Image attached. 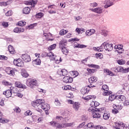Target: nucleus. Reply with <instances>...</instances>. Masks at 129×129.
Here are the masks:
<instances>
[{
  "label": "nucleus",
  "mask_w": 129,
  "mask_h": 129,
  "mask_svg": "<svg viewBox=\"0 0 129 129\" xmlns=\"http://www.w3.org/2000/svg\"><path fill=\"white\" fill-rule=\"evenodd\" d=\"M32 106L35 108L37 111L42 113L43 109L44 111H48L50 110V105L47 103H45V100L44 99H37L36 101L33 102L32 103Z\"/></svg>",
  "instance_id": "f257e3e1"
},
{
  "label": "nucleus",
  "mask_w": 129,
  "mask_h": 129,
  "mask_svg": "<svg viewBox=\"0 0 129 129\" xmlns=\"http://www.w3.org/2000/svg\"><path fill=\"white\" fill-rule=\"evenodd\" d=\"M47 57H49L50 60H51L52 61H55V62L57 64H59L60 62L62 61L61 57L56 56L52 52H49V53H47Z\"/></svg>",
  "instance_id": "f03ea898"
},
{
  "label": "nucleus",
  "mask_w": 129,
  "mask_h": 129,
  "mask_svg": "<svg viewBox=\"0 0 129 129\" xmlns=\"http://www.w3.org/2000/svg\"><path fill=\"white\" fill-rule=\"evenodd\" d=\"M101 47L102 48V51L103 50H106V51H108V52L111 51L113 49V46H112V44L107 43L106 42H104L101 45Z\"/></svg>",
  "instance_id": "7ed1b4c3"
},
{
  "label": "nucleus",
  "mask_w": 129,
  "mask_h": 129,
  "mask_svg": "<svg viewBox=\"0 0 129 129\" xmlns=\"http://www.w3.org/2000/svg\"><path fill=\"white\" fill-rule=\"evenodd\" d=\"M26 85L30 88H33V86L38 85V82L36 79H28L26 81Z\"/></svg>",
  "instance_id": "20e7f679"
},
{
  "label": "nucleus",
  "mask_w": 129,
  "mask_h": 129,
  "mask_svg": "<svg viewBox=\"0 0 129 129\" xmlns=\"http://www.w3.org/2000/svg\"><path fill=\"white\" fill-rule=\"evenodd\" d=\"M109 89L108 88V86L106 85H104L102 87V90L103 92V95L104 96H108V95H110L111 93H112V92L109 91L108 90Z\"/></svg>",
  "instance_id": "39448f33"
},
{
  "label": "nucleus",
  "mask_w": 129,
  "mask_h": 129,
  "mask_svg": "<svg viewBox=\"0 0 129 129\" xmlns=\"http://www.w3.org/2000/svg\"><path fill=\"white\" fill-rule=\"evenodd\" d=\"M13 63L14 65L18 66V67H23L24 66V61L21 58L14 59Z\"/></svg>",
  "instance_id": "423d86ee"
},
{
  "label": "nucleus",
  "mask_w": 129,
  "mask_h": 129,
  "mask_svg": "<svg viewBox=\"0 0 129 129\" xmlns=\"http://www.w3.org/2000/svg\"><path fill=\"white\" fill-rule=\"evenodd\" d=\"M123 46L122 45H116L114 46V48L116 49V51H117V53L119 54H121L122 52H123Z\"/></svg>",
  "instance_id": "0eeeda50"
},
{
  "label": "nucleus",
  "mask_w": 129,
  "mask_h": 129,
  "mask_svg": "<svg viewBox=\"0 0 129 129\" xmlns=\"http://www.w3.org/2000/svg\"><path fill=\"white\" fill-rule=\"evenodd\" d=\"M57 73L58 75L66 76V75H67V74H68V72H67V70L65 69H59L58 70Z\"/></svg>",
  "instance_id": "6e6552de"
},
{
  "label": "nucleus",
  "mask_w": 129,
  "mask_h": 129,
  "mask_svg": "<svg viewBox=\"0 0 129 129\" xmlns=\"http://www.w3.org/2000/svg\"><path fill=\"white\" fill-rule=\"evenodd\" d=\"M115 72H119L120 73H125V68H123L122 67H117L114 68Z\"/></svg>",
  "instance_id": "1a4fd4ad"
},
{
  "label": "nucleus",
  "mask_w": 129,
  "mask_h": 129,
  "mask_svg": "<svg viewBox=\"0 0 129 129\" xmlns=\"http://www.w3.org/2000/svg\"><path fill=\"white\" fill-rule=\"evenodd\" d=\"M113 0H105L104 2V4H105L104 6L105 9H107V8H109V7L113 6Z\"/></svg>",
  "instance_id": "9d476101"
},
{
  "label": "nucleus",
  "mask_w": 129,
  "mask_h": 129,
  "mask_svg": "<svg viewBox=\"0 0 129 129\" xmlns=\"http://www.w3.org/2000/svg\"><path fill=\"white\" fill-rule=\"evenodd\" d=\"M25 5L27 6H32V7H35L37 5V0H30L25 2Z\"/></svg>",
  "instance_id": "9b49d317"
},
{
  "label": "nucleus",
  "mask_w": 129,
  "mask_h": 129,
  "mask_svg": "<svg viewBox=\"0 0 129 129\" xmlns=\"http://www.w3.org/2000/svg\"><path fill=\"white\" fill-rule=\"evenodd\" d=\"M86 37H90L95 34V30L93 29L88 30L85 32Z\"/></svg>",
  "instance_id": "f8f14e48"
},
{
  "label": "nucleus",
  "mask_w": 129,
  "mask_h": 129,
  "mask_svg": "<svg viewBox=\"0 0 129 129\" xmlns=\"http://www.w3.org/2000/svg\"><path fill=\"white\" fill-rule=\"evenodd\" d=\"M63 81L64 83H72L73 81V79L70 77L66 76L63 77Z\"/></svg>",
  "instance_id": "ddd939ff"
},
{
  "label": "nucleus",
  "mask_w": 129,
  "mask_h": 129,
  "mask_svg": "<svg viewBox=\"0 0 129 129\" xmlns=\"http://www.w3.org/2000/svg\"><path fill=\"white\" fill-rule=\"evenodd\" d=\"M22 58L25 62H30L31 61V57L30 55L27 54H22Z\"/></svg>",
  "instance_id": "4468645a"
},
{
  "label": "nucleus",
  "mask_w": 129,
  "mask_h": 129,
  "mask_svg": "<svg viewBox=\"0 0 129 129\" xmlns=\"http://www.w3.org/2000/svg\"><path fill=\"white\" fill-rule=\"evenodd\" d=\"M14 32L17 33V34H20V33H24L25 32V29L23 27L19 28L16 27L14 29Z\"/></svg>",
  "instance_id": "2eb2a0df"
},
{
  "label": "nucleus",
  "mask_w": 129,
  "mask_h": 129,
  "mask_svg": "<svg viewBox=\"0 0 129 129\" xmlns=\"http://www.w3.org/2000/svg\"><path fill=\"white\" fill-rule=\"evenodd\" d=\"M15 86L18 88H23V89H26L27 88L26 85L22 84L20 82H16Z\"/></svg>",
  "instance_id": "dca6fc26"
},
{
  "label": "nucleus",
  "mask_w": 129,
  "mask_h": 129,
  "mask_svg": "<svg viewBox=\"0 0 129 129\" xmlns=\"http://www.w3.org/2000/svg\"><path fill=\"white\" fill-rule=\"evenodd\" d=\"M115 127L116 129H120V127H123V123L122 122L118 121L114 123Z\"/></svg>",
  "instance_id": "f3484780"
},
{
  "label": "nucleus",
  "mask_w": 129,
  "mask_h": 129,
  "mask_svg": "<svg viewBox=\"0 0 129 129\" xmlns=\"http://www.w3.org/2000/svg\"><path fill=\"white\" fill-rule=\"evenodd\" d=\"M93 117L94 118H100L101 117V114L98 112V111L96 109L93 113Z\"/></svg>",
  "instance_id": "a211bd4d"
},
{
  "label": "nucleus",
  "mask_w": 129,
  "mask_h": 129,
  "mask_svg": "<svg viewBox=\"0 0 129 129\" xmlns=\"http://www.w3.org/2000/svg\"><path fill=\"white\" fill-rule=\"evenodd\" d=\"M91 11L94 12V13H96L97 14H101L102 13V8L99 7L95 9H91Z\"/></svg>",
  "instance_id": "6ab92c4d"
},
{
  "label": "nucleus",
  "mask_w": 129,
  "mask_h": 129,
  "mask_svg": "<svg viewBox=\"0 0 129 129\" xmlns=\"http://www.w3.org/2000/svg\"><path fill=\"white\" fill-rule=\"evenodd\" d=\"M3 94L5 95L7 98H9V97H11L12 96V91L11 89L8 90L5 92H4Z\"/></svg>",
  "instance_id": "aec40b11"
},
{
  "label": "nucleus",
  "mask_w": 129,
  "mask_h": 129,
  "mask_svg": "<svg viewBox=\"0 0 129 129\" xmlns=\"http://www.w3.org/2000/svg\"><path fill=\"white\" fill-rule=\"evenodd\" d=\"M59 49L61 50L62 53L64 54V55H67L68 54V52H69V50H68V49L65 46H61L59 47Z\"/></svg>",
  "instance_id": "412c9836"
},
{
  "label": "nucleus",
  "mask_w": 129,
  "mask_h": 129,
  "mask_svg": "<svg viewBox=\"0 0 129 129\" xmlns=\"http://www.w3.org/2000/svg\"><path fill=\"white\" fill-rule=\"evenodd\" d=\"M96 81H97V77H96L94 76L91 77L89 79V82L90 83H94L95 82H96Z\"/></svg>",
  "instance_id": "4be33fe9"
},
{
  "label": "nucleus",
  "mask_w": 129,
  "mask_h": 129,
  "mask_svg": "<svg viewBox=\"0 0 129 129\" xmlns=\"http://www.w3.org/2000/svg\"><path fill=\"white\" fill-rule=\"evenodd\" d=\"M67 40L63 39L59 42V47H65L67 45Z\"/></svg>",
  "instance_id": "5701e85b"
},
{
  "label": "nucleus",
  "mask_w": 129,
  "mask_h": 129,
  "mask_svg": "<svg viewBox=\"0 0 129 129\" xmlns=\"http://www.w3.org/2000/svg\"><path fill=\"white\" fill-rule=\"evenodd\" d=\"M30 12H31V8L29 7H25L23 10V13L25 15H29Z\"/></svg>",
  "instance_id": "b1692460"
},
{
  "label": "nucleus",
  "mask_w": 129,
  "mask_h": 129,
  "mask_svg": "<svg viewBox=\"0 0 129 129\" xmlns=\"http://www.w3.org/2000/svg\"><path fill=\"white\" fill-rule=\"evenodd\" d=\"M116 99H118L119 101H124L125 100V96L122 95L116 96Z\"/></svg>",
  "instance_id": "393cba45"
},
{
  "label": "nucleus",
  "mask_w": 129,
  "mask_h": 129,
  "mask_svg": "<svg viewBox=\"0 0 129 129\" xmlns=\"http://www.w3.org/2000/svg\"><path fill=\"white\" fill-rule=\"evenodd\" d=\"M21 75L23 76V77H24L25 78H27V77H29V74L27 72H26V70L23 69L22 70L21 72Z\"/></svg>",
  "instance_id": "a878e982"
},
{
  "label": "nucleus",
  "mask_w": 129,
  "mask_h": 129,
  "mask_svg": "<svg viewBox=\"0 0 129 129\" xmlns=\"http://www.w3.org/2000/svg\"><path fill=\"white\" fill-rule=\"evenodd\" d=\"M73 108H74L75 110H78L80 108V104L78 102H75L73 104Z\"/></svg>",
  "instance_id": "bb28decb"
},
{
  "label": "nucleus",
  "mask_w": 129,
  "mask_h": 129,
  "mask_svg": "<svg viewBox=\"0 0 129 129\" xmlns=\"http://www.w3.org/2000/svg\"><path fill=\"white\" fill-rule=\"evenodd\" d=\"M33 65H41V59L40 58L35 59L32 61Z\"/></svg>",
  "instance_id": "cd10ccee"
},
{
  "label": "nucleus",
  "mask_w": 129,
  "mask_h": 129,
  "mask_svg": "<svg viewBox=\"0 0 129 129\" xmlns=\"http://www.w3.org/2000/svg\"><path fill=\"white\" fill-rule=\"evenodd\" d=\"M8 50L11 54H15V53H16L15 48H14V47L11 45L8 46Z\"/></svg>",
  "instance_id": "c85d7f7f"
},
{
  "label": "nucleus",
  "mask_w": 129,
  "mask_h": 129,
  "mask_svg": "<svg viewBox=\"0 0 129 129\" xmlns=\"http://www.w3.org/2000/svg\"><path fill=\"white\" fill-rule=\"evenodd\" d=\"M113 107L114 109H117L118 111L122 109V105H121V104H118L117 105L114 104L113 105Z\"/></svg>",
  "instance_id": "c756f323"
},
{
  "label": "nucleus",
  "mask_w": 129,
  "mask_h": 129,
  "mask_svg": "<svg viewBox=\"0 0 129 129\" xmlns=\"http://www.w3.org/2000/svg\"><path fill=\"white\" fill-rule=\"evenodd\" d=\"M66 117L63 118V117L61 116H56V119L57 121H59V122H62V121H64V119H65Z\"/></svg>",
  "instance_id": "7c9ffc66"
},
{
  "label": "nucleus",
  "mask_w": 129,
  "mask_h": 129,
  "mask_svg": "<svg viewBox=\"0 0 129 129\" xmlns=\"http://www.w3.org/2000/svg\"><path fill=\"white\" fill-rule=\"evenodd\" d=\"M89 92V90L87 89V88H83L81 90V92L82 94H83V95L86 94V93H88Z\"/></svg>",
  "instance_id": "2f4dec72"
},
{
  "label": "nucleus",
  "mask_w": 129,
  "mask_h": 129,
  "mask_svg": "<svg viewBox=\"0 0 129 129\" xmlns=\"http://www.w3.org/2000/svg\"><path fill=\"white\" fill-rule=\"evenodd\" d=\"M75 125L74 122L71 123H63L64 127H68V126H73Z\"/></svg>",
  "instance_id": "473e14b6"
},
{
  "label": "nucleus",
  "mask_w": 129,
  "mask_h": 129,
  "mask_svg": "<svg viewBox=\"0 0 129 129\" xmlns=\"http://www.w3.org/2000/svg\"><path fill=\"white\" fill-rule=\"evenodd\" d=\"M109 113H104L103 115V118L104 119L107 120V119H109L110 117Z\"/></svg>",
  "instance_id": "72a5a7b5"
},
{
  "label": "nucleus",
  "mask_w": 129,
  "mask_h": 129,
  "mask_svg": "<svg viewBox=\"0 0 129 129\" xmlns=\"http://www.w3.org/2000/svg\"><path fill=\"white\" fill-rule=\"evenodd\" d=\"M99 103L96 101H92L90 103V105H92V106H95L96 107L97 106H98L99 105Z\"/></svg>",
  "instance_id": "f704fd0d"
},
{
  "label": "nucleus",
  "mask_w": 129,
  "mask_h": 129,
  "mask_svg": "<svg viewBox=\"0 0 129 129\" xmlns=\"http://www.w3.org/2000/svg\"><path fill=\"white\" fill-rule=\"evenodd\" d=\"M85 100H90V99H92V98H95V96H87L85 97H83Z\"/></svg>",
  "instance_id": "c9c22d12"
},
{
  "label": "nucleus",
  "mask_w": 129,
  "mask_h": 129,
  "mask_svg": "<svg viewBox=\"0 0 129 129\" xmlns=\"http://www.w3.org/2000/svg\"><path fill=\"white\" fill-rule=\"evenodd\" d=\"M95 57L97 58V59H102L103 58V55H102V53H96L95 54Z\"/></svg>",
  "instance_id": "e433bc0d"
},
{
  "label": "nucleus",
  "mask_w": 129,
  "mask_h": 129,
  "mask_svg": "<svg viewBox=\"0 0 129 129\" xmlns=\"http://www.w3.org/2000/svg\"><path fill=\"white\" fill-rule=\"evenodd\" d=\"M71 74L72 75L74 78H75V77H77V76H78L79 74L77 71H72L71 72Z\"/></svg>",
  "instance_id": "4c0bfd02"
},
{
  "label": "nucleus",
  "mask_w": 129,
  "mask_h": 129,
  "mask_svg": "<svg viewBox=\"0 0 129 129\" xmlns=\"http://www.w3.org/2000/svg\"><path fill=\"white\" fill-rule=\"evenodd\" d=\"M91 107H89L88 109V111L89 112H92V113H93L96 110H95V107H94L92 105H90Z\"/></svg>",
  "instance_id": "58836bf2"
},
{
  "label": "nucleus",
  "mask_w": 129,
  "mask_h": 129,
  "mask_svg": "<svg viewBox=\"0 0 129 129\" xmlns=\"http://www.w3.org/2000/svg\"><path fill=\"white\" fill-rule=\"evenodd\" d=\"M115 98H116V96L111 94L109 97V101H113Z\"/></svg>",
  "instance_id": "ea45409f"
},
{
  "label": "nucleus",
  "mask_w": 129,
  "mask_h": 129,
  "mask_svg": "<svg viewBox=\"0 0 129 129\" xmlns=\"http://www.w3.org/2000/svg\"><path fill=\"white\" fill-rule=\"evenodd\" d=\"M55 127L57 128H63L64 127V123L60 124L59 123H56Z\"/></svg>",
  "instance_id": "a19ab883"
},
{
  "label": "nucleus",
  "mask_w": 129,
  "mask_h": 129,
  "mask_svg": "<svg viewBox=\"0 0 129 129\" xmlns=\"http://www.w3.org/2000/svg\"><path fill=\"white\" fill-rule=\"evenodd\" d=\"M105 110H106V109H105V107H101V108L97 109V111H98V112H101L102 113L105 112Z\"/></svg>",
  "instance_id": "79ce46f5"
},
{
  "label": "nucleus",
  "mask_w": 129,
  "mask_h": 129,
  "mask_svg": "<svg viewBox=\"0 0 129 129\" xmlns=\"http://www.w3.org/2000/svg\"><path fill=\"white\" fill-rule=\"evenodd\" d=\"M88 67H89L90 68H99V66L94 64H87Z\"/></svg>",
  "instance_id": "37998d69"
},
{
  "label": "nucleus",
  "mask_w": 129,
  "mask_h": 129,
  "mask_svg": "<svg viewBox=\"0 0 129 129\" xmlns=\"http://www.w3.org/2000/svg\"><path fill=\"white\" fill-rule=\"evenodd\" d=\"M93 49L94 51H97V52H102V47H101V45L100 47H93Z\"/></svg>",
  "instance_id": "c03bdc74"
},
{
  "label": "nucleus",
  "mask_w": 129,
  "mask_h": 129,
  "mask_svg": "<svg viewBox=\"0 0 129 129\" xmlns=\"http://www.w3.org/2000/svg\"><path fill=\"white\" fill-rule=\"evenodd\" d=\"M9 120L8 119L0 118V122H2V123H7V122H9Z\"/></svg>",
  "instance_id": "a18cd8bd"
},
{
  "label": "nucleus",
  "mask_w": 129,
  "mask_h": 129,
  "mask_svg": "<svg viewBox=\"0 0 129 129\" xmlns=\"http://www.w3.org/2000/svg\"><path fill=\"white\" fill-rule=\"evenodd\" d=\"M26 22L24 21H21L18 22V26H19L20 27H24V26L26 25Z\"/></svg>",
  "instance_id": "49530a36"
},
{
  "label": "nucleus",
  "mask_w": 129,
  "mask_h": 129,
  "mask_svg": "<svg viewBox=\"0 0 129 129\" xmlns=\"http://www.w3.org/2000/svg\"><path fill=\"white\" fill-rule=\"evenodd\" d=\"M10 3H11L10 1H8L7 2H0V6L1 7L7 6L8 5H10Z\"/></svg>",
  "instance_id": "de8ad7c7"
},
{
  "label": "nucleus",
  "mask_w": 129,
  "mask_h": 129,
  "mask_svg": "<svg viewBox=\"0 0 129 129\" xmlns=\"http://www.w3.org/2000/svg\"><path fill=\"white\" fill-rule=\"evenodd\" d=\"M3 84L4 85H5L6 86H9V85L11 86L12 85V83L9 82L7 81L6 80H4L2 82Z\"/></svg>",
  "instance_id": "09e8293b"
},
{
  "label": "nucleus",
  "mask_w": 129,
  "mask_h": 129,
  "mask_svg": "<svg viewBox=\"0 0 129 129\" xmlns=\"http://www.w3.org/2000/svg\"><path fill=\"white\" fill-rule=\"evenodd\" d=\"M10 90H11V93H18V91L17 90V88L14 87H11Z\"/></svg>",
  "instance_id": "8fccbe9b"
},
{
  "label": "nucleus",
  "mask_w": 129,
  "mask_h": 129,
  "mask_svg": "<svg viewBox=\"0 0 129 129\" xmlns=\"http://www.w3.org/2000/svg\"><path fill=\"white\" fill-rule=\"evenodd\" d=\"M117 63L119 65H123L125 64V60L124 59H119L117 60Z\"/></svg>",
  "instance_id": "3c124183"
},
{
  "label": "nucleus",
  "mask_w": 129,
  "mask_h": 129,
  "mask_svg": "<svg viewBox=\"0 0 129 129\" xmlns=\"http://www.w3.org/2000/svg\"><path fill=\"white\" fill-rule=\"evenodd\" d=\"M87 71L90 74H93V73H95L96 71V70L95 69H87Z\"/></svg>",
  "instance_id": "603ef678"
},
{
  "label": "nucleus",
  "mask_w": 129,
  "mask_h": 129,
  "mask_svg": "<svg viewBox=\"0 0 129 129\" xmlns=\"http://www.w3.org/2000/svg\"><path fill=\"white\" fill-rule=\"evenodd\" d=\"M62 88L63 90H70V89H71V86H64V87H62Z\"/></svg>",
  "instance_id": "864d4df0"
},
{
  "label": "nucleus",
  "mask_w": 129,
  "mask_h": 129,
  "mask_svg": "<svg viewBox=\"0 0 129 129\" xmlns=\"http://www.w3.org/2000/svg\"><path fill=\"white\" fill-rule=\"evenodd\" d=\"M101 34L105 37L108 34V32H107L106 30L103 29L102 30Z\"/></svg>",
  "instance_id": "5fc2aeb1"
},
{
  "label": "nucleus",
  "mask_w": 129,
  "mask_h": 129,
  "mask_svg": "<svg viewBox=\"0 0 129 129\" xmlns=\"http://www.w3.org/2000/svg\"><path fill=\"white\" fill-rule=\"evenodd\" d=\"M8 75L10 76H15V71L12 68L11 69V70L10 71L9 73H8Z\"/></svg>",
  "instance_id": "6e6d98bb"
},
{
  "label": "nucleus",
  "mask_w": 129,
  "mask_h": 129,
  "mask_svg": "<svg viewBox=\"0 0 129 129\" xmlns=\"http://www.w3.org/2000/svg\"><path fill=\"white\" fill-rule=\"evenodd\" d=\"M67 33V31L64 29H62L59 31V35H60V36H63Z\"/></svg>",
  "instance_id": "4d7b16f0"
},
{
  "label": "nucleus",
  "mask_w": 129,
  "mask_h": 129,
  "mask_svg": "<svg viewBox=\"0 0 129 129\" xmlns=\"http://www.w3.org/2000/svg\"><path fill=\"white\" fill-rule=\"evenodd\" d=\"M54 103L56 106H60L61 105V102L58 100V99H55Z\"/></svg>",
  "instance_id": "13d9d810"
},
{
  "label": "nucleus",
  "mask_w": 129,
  "mask_h": 129,
  "mask_svg": "<svg viewBox=\"0 0 129 129\" xmlns=\"http://www.w3.org/2000/svg\"><path fill=\"white\" fill-rule=\"evenodd\" d=\"M44 16V14L42 13H39L36 15V19H41Z\"/></svg>",
  "instance_id": "bf43d9fd"
},
{
  "label": "nucleus",
  "mask_w": 129,
  "mask_h": 129,
  "mask_svg": "<svg viewBox=\"0 0 129 129\" xmlns=\"http://www.w3.org/2000/svg\"><path fill=\"white\" fill-rule=\"evenodd\" d=\"M55 48H56V44H53L48 47V50L49 51H51L52 50H54V49H55Z\"/></svg>",
  "instance_id": "052dcab7"
},
{
  "label": "nucleus",
  "mask_w": 129,
  "mask_h": 129,
  "mask_svg": "<svg viewBox=\"0 0 129 129\" xmlns=\"http://www.w3.org/2000/svg\"><path fill=\"white\" fill-rule=\"evenodd\" d=\"M32 111L31 110H27L24 113V115L26 116H28V115H32Z\"/></svg>",
  "instance_id": "680f3d73"
},
{
  "label": "nucleus",
  "mask_w": 129,
  "mask_h": 129,
  "mask_svg": "<svg viewBox=\"0 0 129 129\" xmlns=\"http://www.w3.org/2000/svg\"><path fill=\"white\" fill-rule=\"evenodd\" d=\"M14 111H16V112H17V113H20V112H21V109H20V108L19 107H16L14 109Z\"/></svg>",
  "instance_id": "e2e57ef3"
},
{
  "label": "nucleus",
  "mask_w": 129,
  "mask_h": 129,
  "mask_svg": "<svg viewBox=\"0 0 129 129\" xmlns=\"http://www.w3.org/2000/svg\"><path fill=\"white\" fill-rule=\"evenodd\" d=\"M37 91H38V92H40V93H44V94L46 93V90L42 89L41 88H38L37 89Z\"/></svg>",
  "instance_id": "0e129e2a"
},
{
  "label": "nucleus",
  "mask_w": 129,
  "mask_h": 129,
  "mask_svg": "<svg viewBox=\"0 0 129 129\" xmlns=\"http://www.w3.org/2000/svg\"><path fill=\"white\" fill-rule=\"evenodd\" d=\"M90 7H91V8H95V7H97V6H98V5L96 3H91L90 4Z\"/></svg>",
  "instance_id": "69168bd1"
},
{
  "label": "nucleus",
  "mask_w": 129,
  "mask_h": 129,
  "mask_svg": "<svg viewBox=\"0 0 129 129\" xmlns=\"http://www.w3.org/2000/svg\"><path fill=\"white\" fill-rule=\"evenodd\" d=\"M0 60H8V57L0 55Z\"/></svg>",
  "instance_id": "338daca9"
},
{
  "label": "nucleus",
  "mask_w": 129,
  "mask_h": 129,
  "mask_svg": "<svg viewBox=\"0 0 129 129\" xmlns=\"http://www.w3.org/2000/svg\"><path fill=\"white\" fill-rule=\"evenodd\" d=\"M104 128H106V127H102L100 125H98V126H94V128L95 129H103Z\"/></svg>",
  "instance_id": "774afa93"
}]
</instances>
